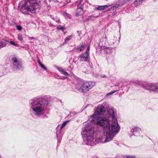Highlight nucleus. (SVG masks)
<instances>
[{
	"mask_svg": "<svg viewBox=\"0 0 158 158\" xmlns=\"http://www.w3.org/2000/svg\"><path fill=\"white\" fill-rule=\"evenodd\" d=\"M79 5H77L78 8L76 15L77 16L81 15L83 13V11L82 9L83 6L81 5L79 6Z\"/></svg>",
	"mask_w": 158,
	"mask_h": 158,
	"instance_id": "obj_9",
	"label": "nucleus"
},
{
	"mask_svg": "<svg viewBox=\"0 0 158 158\" xmlns=\"http://www.w3.org/2000/svg\"><path fill=\"white\" fill-rule=\"evenodd\" d=\"M88 20H89L88 19H87V21H88Z\"/></svg>",
	"mask_w": 158,
	"mask_h": 158,
	"instance_id": "obj_39",
	"label": "nucleus"
},
{
	"mask_svg": "<svg viewBox=\"0 0 158 158\" xmlns=\"http://www.w3.org/2000/svg\"><path fill=\"white\" fill-rule=\"evenodd\" d=\"M28 39L29 40H30L31 39H34L35 38L33 37H29Z\"/></svg>",
	"mask_w": 158,
	"mask_h": 158,
	"instance_id": "obj_33",
	"label": "nucleus"
},
{
	"mask_svg": "<svg viewBox=\"0 0 158 158\" xmlns=\"http://www.w3.org/2000/svg\"><path fill=\"white\" fill-rule=\"evenodd\" d=\"M85 45L83 44H81L77 46L76 49L77 52L78 53L83 51Z\"/></svg>",
	"mask_w": 158,
	"mask_h": 158,
	"instance_id": "obj_11",
	"label": "nucleus"
},
{
	"mask_svg": "<svg viewBox=\"0 0 158 158\" xmlns=\"http://www.w3.org/2000/svg\"><path fill=\"white\" fill-rule=\"evenodd\" d=\"M17 28L18 30H19V31L21 30L22 29V27L20 25L17 26Z\"/></svg>",
	"mask_w": 158,
	"mask_h": 158,
	"instance_id": "obj_30",
	"label": "nucleus"
},
{
	"mask_svg": "<svg viewBox=\"0 0 158 158\" xmlns=\"http://www.w3.org/2000/svg\"><path fill=\"white\" fill-rule=\"evenodd\" d=\"M119 130L120 129V126H119Z\"/></svg>",
	"mask_w": 158,
	"mask_h": 158,
	"instance_id": "obj_38",
	"label": "nucleus"
},
{
	"mask_svg": "<svg viewBox=\"0 0 158 158\" xmlns=\"http://www.w3.org/2000/svg\"><path fill=\"white\" fill-rule=\"evenodd\" d=\"M79 57L80 58V61L81 62L82 61H87L89 57V53H84L80 55Z\"/></svg>",
	"mask_w": 158,
	"mask_h": 158,
	"instance_id": "obj_8",
	"label": "nucleus"
},
{
	"mask_svg": "<svg viewBox=\"0 0 158 158\" xmlns=\"http://www.w3.org/2000/svg\"><path fill=\"white\" fill-rule=\"evenodd\" d=\"M120 158H122L123 157V158H136L135 156H126L124 155L123 157L120 156Z\"/></svg>",
	"mask_w": 158,
	"mask_h": 158,
	"instance_id": "obj_24",
	"label": "nucleus"
},
{
	"mask_svg": "<svg viewBox=\"0 0 158 158\" xmlns=\"http://www.w3.org/2000/svg\"><path fill=\"white\" fill-rule=\"evenodd\" d=\"M128 84H129L128 82H126L125 81H124L123 82H120L119 83V86H123V85H124L125 86L127 85Z\"/></svg>",
	"mask_w": 158,
	"mask_h": 158,
	"instance_id": "obj_19",
	"label": "nucleus"
},
{
	"mask_svg": "<svg viewBox=\"0 0 158 158\" xmlns=\"http://www.w3.org/2000/svg\"><path fill=\"white\" fill-rule=\"evenodd\" d=\"M7 44V41L5 40H2L0 41V48L5 47Z\"/></svg>",
	"mask_w": 158,
	"mask_h": 158,
	"instance_id": "obj_13",
	"label": "nucleus"
},
{
	"mask_svg": "<svg viewBox=\"0 0 158 158\" xmlns=\"http://www.w3.org/2000/svg\"><path fill=\"white\" fill-rule=\"evenodd\" d=\"M94 16H93V15H91V16H90L89 17V19H90L91 18L94 17Z\"/></svg>",
	"mask_w": 158,
	"mask_h": 158,
	"instance_id": "obj_34",
	"label": "nucleus"
},
{
	"mask_svg": "<svg viewBox=\"0 0 158 158\" xmlns=\"http://www.w3.org/2000/svg\"><path fill=\"white\" fill-rule=\"evenodd\" d=\"M22 6L20 10L23 13L31 12L35 13L38 9V4L36 0H24L22 2Z\"/></svg>",
	"mask_w": 158,
	"mask_h": 158,
	"instance_id": "obj_4",
	"label": "nucleus"
},
{
	"mask_svg": "<svg viewBox=\"0 0 158 158\" xmlns=\"http://www.w3.org/2000/svg\"><path fill=\"white\" fill-rule=\"evenodd\" d=\"M118 5L117 4H114L111 6V7L109 8V10H114L116 8H118Z\"/></svg>",
	"mask_w": 158,
	"mask_h": 158,
	"instance_id": "obj_18",
	"label": "nucleus"
},
{
	"mask_svg": "<svg viewBox=\"0 0 158 158\" xmlns=\"http://www.w3.org/2000/svg\"><path fill=\"white\" fill-rule=\"evenodd\" d=\"M73 35H70V36H67L64 42L65 43H67L72 38Z\"/></svg>",
	"mask_w": 158,
	"mask_h": 158,
	"instance_id": "obj_20",
	"label": "nucleus"
},
{
	"mask_svg": "<svg viewBox=\"0 0 158 158\" xmlns=\"http://www.w3.org/2000/svg\"><path fill=\"white\" fill-rule=\"evenodd\" d=\"M57 69L61 74L66 76H68L69 75V74L67 72L64 71L62 68L57 67Z\"/></svg>",
	"mask_w": 158,
	"mask_h": 158,
	"instance_id": "obj_14",
	"label": "nucleus"
},
{
	"mask_svg": "<svg viewBox=\"0 0 158 158\" xmlns=\"http://www.w3.org/2000/svg\"><path fill=\"white\" fill-rule=\"evenodd\" d=\"M10 43L11 45H14L15 46H17L18 45L17 44L15 43L13 41H10Z\"/></svg>",
	"mask_w": 158,
	"mask_h": 158,
	"instance_id": "obj_28",
	"label": "nucleus"
},
{
	"mask_svg": "<svg viewBox=\"0 0 158 158\" xmlns=\"http://www.w3.org/2000/svg\"><path fill=\"white\" fill-rule=\"evenodd\" d=\"M63 15L66 19H70L71 18V15L66 12H64Z\"/></svg>",
	"mask_w": 158,
	"mask_h": 158,
	"instance_id": "obj_22",
	"label": "nucleus"
},
{
	"mask_svg": "<svg viewBox=\"0 0 158 158\" xmlns=\"http://www.w3.org/2000/svg\"><path fill=\"white\" fill-rule=\"evenodd\" d=\"M109 6H110V5L107 6L106 5L99 6L97 7V9L100 10H103L104 9L106 8Z\"/></svg>",
	"mask_w": 158,
	"mask_h": 158,
	"instance_id": "obj_21",
	"label": "nucleus"
},
{
	"mask_svg": "<svg viewBox=\"0 0 158 158\" xmlns=\"http://www.w3.org/2000/svg\"><path fill=\"white\" fill-rule=\"evenodd\" d=\"M121 88H122V87H120ZM123 88H121V89H120V88L119 87V91H120V93L121 94H122V93H123L125 91H123V92H121V91H123Z\"/></svg>",
	"mask_w": 158,
	"mask_h": 158,
	"instance_id": "obj_31",
	"label": "nucleus"
},
{
	"mask_svg": "<svg viewBox=\"0 0 158 158\" xmlns=\"http://www.w3.org/2000/svg\"><path fill=\"white\" fill-rule=\"evenodd\" d=\"M37 61L38 63H39V65L40 66V67L44 70H46V68L42 64L39 58H38Z\"/></svg>",
	"mask_w": 158,
	"mask_h": 158,
	"instance_id": "obj_17",
	"label": "nucleus"
},
{
	"mask_svg": "<svg viewBox=\"0 0 158 158\" xmlns=\"http://www.w3.org/2000/svg\"><path fill=\"white\" fill-rule=\"evenodd\" d=\"M54 1L56 2V0H53Z\"/></svg>",
	"mask_w": 158,
	"mask_h": 158,
	"instance_id": "obj_35",
	"label": "nucleus"
},
{
	"mask_svg": "<svg viewBox=\"0 0 158 158\" xmlns=\"http://www.w3.org/2000/svg\"><path fill=\"white\" fill-rule=\"evenodd\" d=\"M104 112V106H98L94 114L89 117V119L103 128L104 133L106 136L103 141L105 143L112 139L118 131V125L112 110H109L105 117L100 116L103 114Z\"/></svg>",
	"mask_w": 158,
	"mask_h": 158,
	"instance_id": "obj_1",
	"label": "nucleus"
},
{
	"mask_svg": "<svg viewBox=\"0 0 158 158\" xmlns=\"http://www.w3.org/2000/svg\"><path fill=\"white\" fill-rule=\"evenodd\" d=\"M134 85L142 87L146 90L158 93V84L147 83L144 82L138 81L135 82Z\"/></svg>",
	"mask_w": 158,
	"mask_h": 158,
	"instance_id": "obj_5",
	"label": "nucleus"
},
{
	"mask_svg": "<svg viewBox=\"0 0 158 158\" xmlns=\"http://www.w3.org/2000/svg\"><path fill=\"white\" fill-rule=\"evenodd\" d=\"M45 100L40 98H35L30 100V105L34 114L39 116L45 112Z\"/></svg>",
	"mask_w": 158,
	"mask_h": 158,
	"instance_id": "obj_3",
	"label": "nucleus"
},
{
	"mask_svg": "<svg viewBox=\"0 0 158 158\" xmlns=\"http://www.w3.org/2000/svg\"><path fill=\"white\" fill-rule=\"evenodd\" d=\"M69 122V121H66L63 123L61 126L60 130H61L63 127H65V126L66 125L67 123H68Z\"/></svg>",
	"mask_w": 158,
	"mask_h": 158,
	"instance_id": "obj_25",
	"label": "nucleus"
},
{
	"mask_svg": "<svg viewBox=\"0 0 158 158\" xmlns=\"http://www.w3.org/2000/svg\"><path fill=\"white\" fill-rule=\"evenodd\" d=\"M80 34H79L78 35L79 36H80Z\"/></svg>",
	"mask_w": 158,
	"mask_h": 158,
	"instance_id": "obj_37",
	"label": "nucleus"
},
{
	"mask_svg": "<svg viewBox=\"0 0 158 158\" xmlns=\"http://www.w3.org/2000/svg\"><path fill=\"white\" fill-rule=\"evenodd\" d=\"M116 91H117V90H116V91H112L109 93H107V94H106V96H109L110 95H111L113 94L115 92H116Z\"/></svg>",
	"mask_w": 158,
	"mask_h": 158,
	"instance_id": "obj_27",
	"label": "nucleus"
},
{
	"mask_svg": "<svg viewBox=\"0 0 158 158\" xmlns=\"http://www.w3.org/2000/svg\"><path fill=\"white\" fill-rule=\"evenodd\" d=\"M112 48H107L105 46H102L101 47V49L104 50V52L106 54H108L112 52Z\"/></svg>",
	"mask_w": 158,
	"mask_h": 158,
	"instance_id": "obj_10",
	"label": "nucleus"
},
{
	"mask_svg": "<svg viewBox=\"0 0 158 158\" xmlns=\"http://www.w3.org/2000/svg\"><path fill=\"white\" fill-rule=\"evenodd\" d=\"M95 128L90 124H86L81 132L84 142L87 145H93L96 143V139L94 136Z\"/></svg>",
	"mask_w": 158,
	"mask_h": 158,
	"instance_id": "obj_2",
	"label": "nucleus"
},
{
	"mask_svg": "<svg viewBox=\"0 0 158 158\" xmlns=\"http://www.w3.org/2000/svg\"><path fill=\"white\" fill-rule=\"evenodd\" d=\"M132 0H119V6H121L124 3H127L128 1H130Z\"/></svg>",
	"mask_w": 158,
	"mask_h": 158,
	"instance_id": "obj_16",
	"label": "nucleus"
},
{
	"mask_svg": "<svg viewBox=\"0 0 158 158\" xmlns=\"http://www.w3.org/2000/svg\"><path fill=\"white\" fill-rule=\"evenodd\" d=\"M95 85V83L92 81H88L82 82L81 84H78L76 88L81 92L86 93L92 89Z\"/></svg>",
	"mask_w": 158,
	"mask_h": 158,
	"instance_id": "obj_6",
	"label": "nucleus"
},
{
	"mask_svg": "<svg viewBox=\"0 0 158 158\" xmlns=\"http://www.w3.org/2000/svg\"><path fill=\"white\" fill-rule=\"evenodd\" d=\"M144 0H135L134 1L133 4L135 6L140 5Z\"/></svg>",
	"mask_w": 158,
	"mask_h": 158,
	"instance_id": "obj_15",
	"label": "nucleus"
},
{
	"mask_svg": "<svg viewBox=\"0 0 158 158\" xmlns=\"http://www.w3.org/2000/svg\"><path fill=\"white\" fill-rule=\"evenodd\" d=\"M103 77H105V76H103Z\"/></svg>",
	"mask_w": 158,
	"mask_h": 158,
	"instance_id": "obj_36",
	"label": "nucleus"
},
{
	"mask_svg": "<svg viewBox=\"0 0 158 158\" xmlns=\"http://www.w3.org/2000/svg\"><path fill=\"white\" fill-rule=\"evenodd\" d=\"M12 60L13 61V64L15 68L20 69L22 68L21 63L19 62L16 58L15 57H13Z\"/></svg>",
	"mask_w": 158,
	"mask_h": 158,
	"instance_id": "obj_7",
	"label": "nucleus"
},
{
	"mask_svg": "<svg viewBox=\"0 0 158 158\" xmlns=\"http://www.w3.org/2000/svg\"><path fill=\"white\" fill-rule=\"evenodd\" d=\"M89 46H88L86 50V52H85V53H88L89 54Z\"/></svg>",
	"mask_w": 158,
	"mask_h": 158,
	"instance_id": "obj_29",
	"label": "nucleus"
},
{
	"mask_svg": "<svg viewBox=\"0 0 158 158\" xmlns=\"http://www.w3.org/2000/svg\"><path fill=\"white\" fill-rule=\"evenodd\" d=\"M141 131L140 128L138 127H135L134 128L132 129L131 130V131L133 132L135 135V134L139 133Z\"/></svg>",
	"mask_w": 158,
	"mask_h": 158,
	"instance_id": "obj_12",
	"label": "nucleus"
},
{
	"mask_svg": "<svg viewBox=\"0 0 158 158\" xmlns=\"http://www.w3.org/2000/svg\"><path fill=\"white\" fill-rule=\"evenodd\" d=\"M58 29H60V30H61L62 31H63L64 28V27H58Z\"/></svg>",
	"mask_w": 158,
	"mask_h": 158,
	"instance_id": "obj_32",
	"label": "nucleus"
},
{
	"mask_svg": "<svg viewBox=\"0 0 158 158\" xmlns=\"http://www.w3.org/2000/svg\"><path fill=\"white\" fill-rule=\"evenodd\" d=\"M2 68L1 67L0 68V77H1L4 75L3 72L2 70Z\"/></svg>",
	"mask_w": 158,
	"mask_h": 158,
	"instance_id": "obj_26",
	"label": "nucleus"
},
{
	"mask_svg": "<svg viewBox=\"0 0 158 158\" xmlns=\"http://www.w3.org/2000/svg\"><path fill=\"white\" fill-rule=\"evenodd\" d=\"M17 39L19 40L21 42H23V40L22 38V35L21 34H19L17 35Z\"/></svg>",
	"mask_w": 158,
	"mask_h": 158,
	"instance_id": "obj_23",
	"label": "nucleus"
}]
</instances>
